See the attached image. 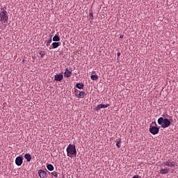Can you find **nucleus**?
Wrapping results in <instances>:
<instances>
[{"mask_svg":"<svg viewBox=\"0 0 178 178\" xmlns=\"http://www.w3.org/2000/svg\"><path fill=\"white\" fill-rule=\"evenodd\" d=\"M170 169V168H162L160 170V173L161 175H168V173H169Z\"/></svg>","mask_w":178,"mask_h":178,"instance_id":"nucleus-10","label":"nucleus"},{"mask_svg":"<svg viewBox=\"0 0 178 178\" xmlns=\"http://www.w3.org/2000/svg\"><path fill=\"white\" fill-rule=\"evenodd\" d=\"M24 158L26 159L27 162H30V161L31 160V155L29 153H26L24 155Z\"/></svg>","mask_w":178,"mask_h":178,"instance_id":"nucleus-12","label":"nucleus"},{"mask_svg":"<svg viewBox=\"0 0 178 178\" xmlns=\"http://www.w3.org/2000/svg\"><path fill=\"white\" fill-rule=\"evenodd\" d=\"M121 143H122V141H121V140H119V141L117 143L116 145H117V147H118V148H120V147H121Z\"/></svg>","mask_w":178,"mask_h":178,"instance_id":"nucleus-22","label":"nucleus"},{"mask_svg":"<svg viewBox=\"0 0 178 178\" xmlns=\"http://www.w3.org/2000/svg\"><path fill=\"white\" fill-rule=\"evenodd\" d=\"M158 123L160 125H161V127L163 128H167V127H170L171 124V122L168 119H167V118L163 119V118H162V117L159 118Z\"/></svg>","mask_w":178,"mask_h":178,"instance_id":"nucleus-2","label":"nucleus"},{"mask_svg":"<svg viewBox=\"0 0 178 178\" xmlns=\"http://www.w3.org/2000/svg\"><path fill=\"white\" fill-rule=\"evenodd\" d=\"M110 105L109 104H99L95 108V110L98 111L99 109L101 108H107Z\"/></svg>","mask_w":178,"mask_h":178,"instance_id":"nucleus-8","label":"nucleus"},{"mask_svg":"<svg viewBox=\"0 0 178 178\" xmlns=\"http://www.w3.org/2000/svg\"><path fill=\"white\" fill-rule=\"evenodd\" d=\"M47 169H48V170H49V172H52V170H54V169L53 165H51V164H48V165H47Z\"/></svg>","mask_w":178,"mask_h":178,"instance_id":"nucleus-15","label":"nucleus"},{"mask_svg":"<svg viewBox=\"0 0 178 178\" xmlns=\"http://www.w3.org/2000/svg\"><path fill=\"white\" fill-rule=\"evenodd\" d=\"M51 42H52L51 38L49 40H47L46 42H47L46 46H47V47L49 46L50 44L51 43Z\"/></svg>","mask_w":178,"mask_h":178,"instance_id":"nucleus-21","label":"nucleus"},{"mask_svg":"<svg viewBox=\"0 0 178 178\" xmlns=\"http://www.w3.org/2000/svg\"><path fill=\"white\" fill-rule=\"evenodd\" d=\"M86 95V92L82 91V92H80L79 91V94L77 95V97L78 98H83L84 96Z\"/></svg>","mask_w":178,"mask_h":178,"instance_id":"nucleus-14","label":"nucleus"},{"mask_svg":"<svg viewBox=\"0 0 178 178\" xmlns=\"http://www.w3.org/2000/svg\"><path fill=\"white\" fill-rule=\"evenodd\" d=\"M63 79V75L62 74H58L54 76V79L56 81H60Z\"/></svg>","mask_w":178,"mask_h":178,"instance_id":"nucleus-9","label":"nucleus"},{"mask_svg":"<svg viewBox=\"0 0 178 178\" xmlns=\"http://www.w3.org/2000/svg\"><path fill=\"white\" fill-rule=\"evenodd\" d=\"M60 38L58 35H55L53 38V41L54 42H58V41H60Z\"/></svg>","mask_w":178,"mask_h":178,"instance_id":"nucleus-16","label":"nucleus"},{"mask_svg":"<svg viewBox=\"0 0 178 178\" xmlns=\"http://www.w3.org/2000/svg\"><path fill=\"white\" fill-rule=\"evenodd\" d=\"M52 176H54V177H58L57 172H51Z\"/></svg>","mask_w":178,"mask_h":178,"instance_id":"nucleus-23","label":"nucleus"},{"mask_svg":"<svg viewBox=\"0 0 178 178\" xmlns=\"http://www.w3.org/2000/svg\"><path fill=\"white\" fill-rule=\"evenodd\" d=\"M76 87L79 90H82L84 88V85L83 83H76Z\"/></svg>","mask_w":178,"mask_h":178,"instance_id":"nucleus-13","label":"nucleus"},{"mask_svg":"<svg viewBox=\"0 0 178 178\" xmlns=\"http://www.w3.org/2000/svg\"><path fill=\"white\" fill-rule=\"evenodd\" d=\"M165 166H168V168H175L176 165H175V161H170V160H168L166 161H164L162 164H161V167L162 168H165Z\"/></svg>","mask_w":178,"mask_h":178,"instance_id":"nucleus-4","label":"nucleus"},{"mask_svg":"<svg viewBox=\"0 0 178 178\" xmlns=\"http://www.w3.org/2000/svg\"><path fill=\"white\" fill-rule=\"evenodd\" d=\"M39 54H40L41 58H43V57L45 56V52L43 51H40L39 52Z\"/></svg>","mask_w":178,"mask_h":178,"instance_id":"nucleus-20","label":"nucleus"},{"mask_svg":"<svg viewBox=\"0 0 178 178\" xmlns=\"http://www.w3.org/2000/svg\"><path fill=\"white\" fill-rule=\"evenodd\" d=\"M52 46H53V48H54V49H56V48H58V47L60 46V44H59L58 42H54V43L52 44Z\"/></svg>","mask_w":178,"mask_h":178,"instance_id":"nucleus-17","label":"nucleus"},{"mask_svg":"<svg viewBox=\"0 0 178 178\" xmlns=\"http://www.w3.org/2000/svg\"><path fill=\"white\" fill-rule=\"evenodd\" d=\"M0 13V22L2 24H4L5 23L8 22V15H7V11L5 10L3 8L1 9Z\"/></svg>","mask_w":178,"mask_h":178,"instance_id":"nucleus-1","label":"nucleus"},{"mask_svg":"<svg viewBox=\"0 0 178 178\" xmlns=\"http://www.w3.org/2000/svg\"><path fill=\"white\" fill-rule=\"evenodd\" d=\"M120 38H121V39L123 38V35H120Z\"/></svg>","mask_w":178,"mask_h":178,"instance_id":"nucleus-26","label":"nucleus"},{"mask_svg":"<svg viewBox=\"0 0 178 178\" xmlns=\"http://www.w3.org/2000/svg\"><path fill=\"white\" fill-rule=\"evenodd\" d=\"M38 175L40 178H47L48 177V174L46 171L43 170H38Z\"/></svg>","mask_w":178,"mask_h":178,"instance_id":"nucleus-6","label":"nucleus"},{"mask_svg":"<svg viewBox=\"0 0 178 178\" xmlns=\"http://www.w3.org/2000/svg\"><path fill=\"white\" fill-rule=\"evenodd\" d=\"M170 120H172V117H170Z\"/></svg>","mask_w":178,"mask_h":178,"instance_id":"nucleus-27","label":"nucleus"},{"mask_svg":"<svg viewBox=\"0 0 178 178\" xmlns=\"http://www.w3.org/2000/svg\"><path fill=\"white\" fill-rule=\"evenodd\" d=\"M15 163L17 166H21L23 163V158L22 156H17L15 159Z\"/></svg>","mask_w":178,"mask_h":178,"instance_id":"nucleus-7","label":"nucleus"},{"mask_svg":"<svg viewBox=\"0 0 178 178\" xmlns=\"http://www.w3.org/2000/svg\"><path fill=\"white\" fill-rule=\"evenodd\" d=\"M89 16H90V19L92 21L94 17H93V13L92 10H90Z\"/></svg>","mask_w":178,"mask_h":178,"instance_id":"nucleus-19","label":"nucleus"},{"mask_svg":"<svg viewBox=\"0 0 178 178\" xmlns=\"http://www.w3.org/2000/svg\"><path fill=\"white\" fill-rule=\"evenodd\" d=\"M120 55H121V53H120V52H118V56L120 57Z\"/></svg>","mask_w":178,"mask_h":178,"instance_id":"nucleus-25","label":"nucleus"},{"mask_svg":"<svg viewBox=\"0 0 178 178\" xmlns=\"http://www.w3.org/2000/svg\"><path fill=\"white\" fill-rule=\"evenodd\" d=\"M72 74V72L70 71L67 68H66L65 72L64 73L65 77L69 78Z\"/></svg>","mask_w":178,"mask_h":178,"instance_id":"nucleus-11","label":"nucleus"},{"mask_svg":"<svg viewBox=\"0 0 178 178\" xmlns=\"http://www.w3.org/2000/svg\"><path fill=\"white\" fill-rule=\"evenodd\" d=\"M154 123L156 125V123L155 122H152V124H154Z\"/></svg>","mask_w":178,"mask_h":178,"instance_id":"nucleus-28","label":"nucleus"},{"mask_svg":"<svg viewBox=\"0 0 178 178\" xmlns=\"http://www.w3.org/2000/svg\"><path fill=\"white\" fill-rule=\"evenodd\" d=\"M67 154L68 156L72 157L73 155L76 154V149L75 145L70 144L67 148Z\"/></svg>","mask_w":178,"mask_h":178,"instance_id":"nucleus-3","label":"nucleus"},{"mask_svg":"<svg viewBox=\"0 0 178 178\" xmlns=\"http://www.w3.org/2000/svg\"><path fill=\"white\" fill-rule=\"evenodd\" d=\"M79 92H80V91L78 90H75V91H74L75 95H76V97L78 96L77 94H78Z\"/></svg>","mask_w":178,"mask_h":178,"instance_id":"nucleus-24","label":"nucleus"},{"mask_svg":"<svg viewBox=\"0 0 178 178\" xmlns=\"http://www.w3.org/2000/svg\"><path fill=\"white\" fill-rule=\"evenodd\" d=\"M90 78H91V79L93 80V81H97V80L99 79V77H98L97 75H92V76H90Z\"/></svg>","mask_w":178,"mask_h":178,"instance_id":"nucleus-18","label":"nucleus"},{"mask_svg":"<svg viewBox=\"0 0 178 178\" xmlns=\"http://www.w3.org/2000/svg\"><path fill=\"white\" fill-rule=\"evenodd\" d=\"M149 131L153 135H156V134H157L159 132V128L157 127L152 126L151 124L150 127H149Z\"/></svg>","mask_w":178,"mask_h":178,"instance_id":"nucleus-5","label":"nucleus"}]
</instances>
